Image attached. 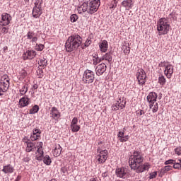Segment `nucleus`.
Here are the masks:
<instances>
[{
    "mask_svg": "<svg viewBox=\"0 0 181 181\" xmlns=\"http://www.w3.org/2000/svg\"><path fill=\"white\" fill-rule=\"evenodd\" d=\"M144 156L139 151H134L129 158V165L133 170H135L136 173H142L145 170H149L151 165L148 163H146L144 165Z\"/></svg>",
    "mask_w": 181,
    "mask_h": 181,
    "instance_id": "f257e3e1",
    "label": "nucleus"
},
{
    "mask_svg": "<svg viewBox=\"0 0 181 181\" xmlns=\"http://www.w3.org/2000/svg\"><path fill=\"white\" fill-rule=\"evenodd\" d=\"M83 43V38L78 34L71 35L68 37L65 43L66 52H74L77 50Z\"/></svg>",
    "mask_w": 181,
    "mask_h": 181,
    "instance_id": "f03ea898",
    "label": "nucleus"
},
{
    "mask_svg": "<svg viewBox=\"0 0 181 181\" xmlns=\"http://www.w3.org/2000/svg\"><path fill=\"white\" fill-rule=\"evenodd\" d=\"M100 4V0H89V2L83 3L78 7V12L80 14L87 12L93 15V13H95L98 11Z\"/></svg>",
    "mask_w": 181,
    "mask_h": 181,
    "instance_id": "7ed1b4c3",
    "label": "nucleus"
},
{
    "mask_svg": "<svg viewBox=\"0 0 181 181\" xmlns=\"http://www.w3.org/2000/svg\"><path fill=\"white\" fill-rule=\"evenodd\" d=\"M170 30V24L169 23V21L165 18H160L157 22V30L158 32V36L168 35Z\"/></svg>",
    "mask_w": 181,
    "mask_h": 181,
    "instance_id": "20e7f679",
    "label": "nucleus"
},
{
    "mask_svg": "<svg viewBox=\"0 0 181 181\" xmlns=\"http://www.w3.org/2000/svg\"><path fill=\"white\" fill-rule=\"evenodd\" d=\"M159 67H165V76H166L167 78H172V76L173 74V65L169 64L168 62L164 61L159 64Z\"/></svg>",
    "mask_w": 181,
    "mask_h": 181,
    "instance_id": "39448f33",
    "label": "nucleus"
},
{
    "mask_svg": "<svg viewBox=\"0 0 181 181\" xmlns=\"http://www.w3.org/2000/svg\"><path fill=\"white\" fill-rule=\"evenodd\" d=\"M97 151L96 160H98V163H105V160L108 158V151L107 149L103 151L101 150V146H99Z\"/></svg>",
    "mask_w": 181,
    "mask_h": 181,
    "instance_id": "423d86ee",
    "label": "nucleus"
},
{
    "mask_svg": "<svg viewBox=\"0 0 181 181\" xmlns=\"http://www.w3.org/2000/svg\"><path fill=\"white\" fill-rule=\"evenodd\" d=\"M125 104H127V101L124 98H118L115 103L112 105V110L118 111V110H124Z\"/></svg>",
    "mask_w": 181,
    "mask_h": 181,
    "instance_id": "0eeeda50",
    "label": "nucleus"
},
{
    "mask_svg": "<svg viewBox=\"0 0 181 181\" xmlns=\"http://www.w3.org/2000/svg\"><path fill=\"white\" fill-rule=\"evenodd\" d=\"M83 78V81H85V83H88V84L93 83L95 78L94 72H93V71L89 69L86 70L84 71Z\"/></svg>",
    "mask_w": 181,
    "mask_h": 181,
    "instance_id": "6e6552de",
    "label": "nucleus"
},
{
    "mask_svg": "<svg viewBox=\"0 0 181 181\" xmlns=\"http://www.w3.org/2000/svg\"><path fill=\"white\" fill-rule=\"evenodd\" d=\"M136 78L139 86H144L146 83V73L142 69H139L136 73Z\"/></svg>",
    "mask_w": 181,
    "mask_h": 181,
    "instance_id": "1a4fd4ad",
    "label": "nucleus"
},
{
    "mask_svg": "<svg viewBox=\"0 0 181 181\" xmlns=\"http://www.w3.org/2000/svg\"><path fill=\"white\" fill-rule=\"evenodd\" d=\"M11 21H12V16H11V14L4 13L1 14L0 25L1 26H8V25L11 23Z\"/></svg>",
    "mask_w": 181,
    "mask_h": 181,
    "instance_id": "9d476101",
    "label": "nucleus"
},
{
    "mask_svg": "<svg viewBox=\"0 0 181 181\" xmlns=\"http://www.w3.org/2000/svg\"><path fill=\"white\" fill-rule=\"evenodd\" d=\"M116 175L117 177L126 179L129 176L128 169L125 168H117L116 170Z\"/></svg>",
    "mask_w": 181,
    "mask_h": 181,
    "instance_id": "9b49d317",
    "label": "nucleus"
},
{
    "mask_svg": "<svg viewBox=\"0 0 181 181\" xmlns=\"http://www.w3.org/2000/svg\"><path fill=\"white\" fill-rule=\"evenodd\" d=\"M37 155L35 157V159L37 160H42L43 159V142H39L37 145Z\"/></svg>",
    "mask_w": 181,
    "mask_h": 181,
    "instance_id": "f8f14e48",
    "label": "nucleus"
},
{
    "mask_svg": "<svg viewBox=\"0 0 181 181\" xmlns=\"http://www.w3.org/2000/svg\"><path fill=\"white\" fill-rule=\"evenodd\" d=\"M50 115L51 118H52V119H54V121H59V118L62 117V114L56 107H52L51 108Z\"/></svg>",
    "mask_w": 181,
    "mask_h": 181,
    "instance_id": "ddd939ff",
    "label": "nucleus"
},
{
    "mask_svg": "<svg viewBox=\"0 0 181 181\" xmlns=\"http://www.w3.org/2000/svg\"><path fill=\"white\" fill-rule=\"evenodd\" d=\"M36 56V51L35 50H28L26 51V52H25L24 54H23V59L24 60H28V59L29 60H32V59H35Z\"/></svg>",
    "mask_w": 181,
    "mask_h": 181,
    "instance_id": "4468645a",
    "label": "nucleus"
},
{
    "mask_svg": "<svg viewBox=\"0 0 181 181\" xmlns=\"http://www.w3.org/2000/svg\"><path fill=\"white\" fill-rule=\"evenodd\" d=\"M107 70V65L102 63L96 66L95 72L98 76H103Z\"/></svg>",
    "mask_w": 181,
    "mask_h": 181,
    "instance_id": "2eb2a0df",
    "label": "nucleus"
},
{
    "mask_svg": "<svg viewBox=\"0 0 181 181\" xmlns=\"http://www.w3.org/2000/svg\"><path fill=\"white\" fill-rule=\"evenodd\" d=\"M158 98V94L155 92H151L146 97V100L148 104H155L156 99Z\"/></svg>",
    "mask_w": 181,
    "mask_h": 181,
    "instance_id": "dca6fc26",
    "label": "nucleus"
},
{
    "mask_svg": "<svg viewBox=\"0 0 181 181\" xmlns=\"http://www.w3.org/2000/svg\"><path fill=\"white\" fill-rule=\"evenodd\" d=\"M40 134H42V131L39 129H34L33 130V133L30 135V139L33 142L35 141H37L38 139L40 138Z\"/></svg>",
    "mask_w": 181,
    "mask_h": 181,
    "instance_id": "f3484780",
    "label": "nucleus"
},
{
    "mask_svg": "<svg viewBox=\"0 0 181 181\" xmlns=\"http://www.w3.org/2000/svg\"><path fill=\"white\" fill-rule=\"evenodd\" d=\"M99 48L102 53H105L108 50V42L105 40L99 42Z\"/></svg>",
    "mask_w": 181,
    "mask_h": 181,
    "instance_id": "a211bd4d",
    "label": "nucleus"
},
{
    "mask_svg": "<svg viewBox=\"0 0 181 181\" xmlns=\"http://www.w3.org/2000/svg\"><path fill=\"white\" fill-rule=\"evenodd\" d=\"M30 104V99L28 96L21 98L19 100L20 107H28Z\"/></svg>",
    "mask_w": 181,
    "mask_h": 181,
    "instance_id": "6ab92c4d",
    "label": "nucleus"
},
{
    "mask_svg": "<svg viewBox=\"0 0 181 181\" xmlns=\"http://www.w3.org/2000/svg\"><path fill=\"white\" fill-rule=\"evenodd\" d=\"M43 13V11H42V7H34L33 9V18H35L36 19L37 18H40V16Z\"/></svg>",
    "mask_w": 181,
    "mask_h": 181,
    "instance_id": "aec40b11",
    "label": "nucleus"
},
{
    "mask_svg": "<svg viewBox=\"0 0 181 181\" xmlns=\"http://www.w3.org/2000/svg\"><path fill=\"white\" fill-rule=\"evenodd\" d=\"M1 170L2 172H4V173L11 174L13 173L15 168H13V166H12V165L8 164L7 165H4Z\"/></svg>",
    "mask_w": 181,
    "mask_h": 181,
    "instance_id": "412c9836",
    "label": "nucleus"
},
{
    "mask_svg": "<svg viewBox=\"0 0 181 181\" xmlns=\"http://www.w3.org/2000/svg\"><path fill=\"white\" fill-rule=\"evenodd\" d=\"M36 149V143L30 142L28 143L25 151L26 152H35Z\"/></svg>",
    "mask_w": 181,
    "mask_h": 181,
    "instance_id": "4be33fe9",
    "label": "nucleus"
},
{
    "mask_svg": "<svg viewBox=\"0 0 181 181\" xmlns=\"http://www.w3.org/2000/svg\"><path fill=\"white\" fill-rule=\"evenodd\" d=\"M122 5L124 8H128L129 9H131L134 6V2L132 1V0H124L122 2Z\"/></svg>",
    "mask_w": 181,
    "mask_h": 181,
    "instance_id": "5701e85b",
    "label": "nucleus"
},
{
    "mask_svg": "<svg viewBox=\"0 0 181 181\" xmlns=\"http://www.w3.org/2000/svg\"><path fill=\"white\" fill-rule=\"evenodd\" d=\"M62 154V146H60V144H57L55 146L54 149L53 151V155L54 156H60Z\"/></svg>",
    "mask_w": 181,
    "mask_h": 181,
    "instance_id": "b1692460",
    "label": "nucleus"
},
{
    "mask_svg": "<svg viewBox=\"0 0 181 181\" xmlns=\"http://www.w3.org/2000/svg\"><path fill=\"white\" fill-rule=\"evenodd\" d=\"M102 60H105L107 63H111L112 62V56L110 52L106 53L105 55L102 57Z\"/></svg>",
    "mask_w": 181,
    "mask_h": 181,
    "instance_id": "393cba45",
    "label": "nucleus"
},
{
    "mask_svg": "<svg viewBox=\"0 0 181 181\" xmlns=\"http://www.w3.org/2000/svg\"><path fill=\"white\" fill-rule=\"evenodd\" d=\"M149 108L150 110H152V112H158V110H159V105L158 103H150Z\"/></svg>",
    "mask_w": 181,
    "mask_h": 181,
    "instance_id": "a878e982",
    "label": "nucleus"
},
{
    "mask_svg": "<svg viewBox=\"0 0 181 181\" xmlns=\"http://www.w3.org/2000/svg\"><path fill=\"white\" fill-rule=\"evenodd\" d=\"M8 88H9V83L0 82V89L1 90L2 93H5L6 91H8Z\"/></svg>",
    "mask_w": 181,
    "mask_h": 181,
    "instance_id": "bb28decb",
    "label": "nucleus"
},
{
    "mask_svg": "<svg viewBox=\"0 0 181 181\" xmlns=\"http://www.w3.org/2000/svg\"><path fill=\"white\" fill-rule=\"evenodd\" d=\"M20 95H25L28 93V84H24L20 88Z\"/></svg>",
    "mask_w": 181,
    "mask_h": 181,
    "instance_id": "cd10ccee",
    "label": "nucleus"
},
{
    "mask_svg": "<svg viewBox=\"0 0 181 181\" xmlns=\"http://www.w3.org/2000/svg\"><path fill=\"white\" fill-rule=\"evenodd\" d=\"M93 64L95 66H97V64H98V63H100V62H103V59H102V57L98 58V55L95 54L93 57Z\"/></svg>",
    "mask_w": 181,
    "mask_h": 181,
    "instance_id": "c85d7f7f",
    "label": "nucleus"
},
{
    "mask_svg": "<svg viewBox=\"0 0 181 181\" xmlns=\"http://www.w3.org/2000/svg\"><path fill=\"white\" fill-rule=\"evenodd\" d=\"M43 162L45 165H50L52 163V159L50 158V156H49L48 155H46L44 158H43Z\"/></svg>",
    "mask_w": 181,
    "mask_h": 181,
    "instance_id": "c756f323",
    "label": "nucleus"
},
{
    "mask_svg": "<svg viewBox=\"0 0 181 181\" xmlns=\"http://www.w3.org/2000/svg\"><path fill=\"white\" fill-rule=\"evenodd\" d=\"M0 83H4L6 84H9V77L7 75H4L1 78Z\"/></svg>",
    "mask_w": 181,
    "mask_h": 181,
    "instance_id": "7c9ffc66",
    "label": "nucleus"
},
{
    "mask_svg": "<svg viewBox=\"0 0 181 181\" xmlns=\"http://www.w3.org/2000/svg\"><path fill=\"white\" fill-rule=\"evenodd\" d=\"M158 83L161 86H165V84H166V78H165V76L163 75H161L159 76Z\"/></svg>",
    "mask_w": 181,
    "mask_h": 181,
    "instance_id": "2f4dec72",
    "label": "nucleus"
},
{
    "mask_svg": "<svg viewBox=\"0 0 181 181\" xmlns=\"http://www.w3.org/2000/svg\"><path fill=\"white\" fill-rule=\"evenodd\" d=\"M72 132H78L80 131V125L78 124H71Z\"/></svg>",
    "mask_w": 181,
    "mask_h": 181,
    "instance_id": "473e14b6",
    "label": "nucleus"
},
{
    "mask_svg": "<svg viewBox=\"0 0 181 181\" xmlns=\"http://www.w3.org/2000/svg\"><path fill=\"white\" fill-rule=\"evenodd\" d=\"M39 111V106L35 105H34L29 111V114H36Z\"/></svg>",
    "mask_w": 181,
    "mask_h": 181,
    "instance_id": "72a5a7b5",
    "label": "nucleus"
},
{
    "mask_svg": "<svg viewBox=\"0 0 181 181\" xmlns=\"http://www.w3.org/2000/svg\"><path fill=\"white\" fill-rule=\"evenodd\" d=\"M117 5H118V0H112L110 6V9H115Z\"/></svg>",
    "mask_w": 181,
    "mask_h": 181,
    "instance_id": "f704fd0d",
    "label": "nucleus"
},
{
    "mask_svg": "<svg viewBox=\"0 0 181 181\" xmlns=\"http://www.w3.org/2000/svg\"><path fill=\"white\" fill-rule=\"evenodd\" d=\"M35 50H37L38 52H42L43 49H45V45L42 44H36L35 46Z\"/></svg>",
    "mask_w": 181,
    "mask_h": 181,
    "instance_id": "c9c22d12",
    "label": "nucleus"
},
{
    "mask_svg": "<svg viewBox=\"0 0 181 181\" xmlns=\"http://www.w3.org/2000/svg\"><path fill=\"white\" fill-rule=\"evenodd\" d=\"M40 66H42V67H46L47 66V60H46V58H42L40 60V62L38 63Z\"/></svg>",
    "mask_w": 181,
    "mask_h": 181,
    "instance_id": "e433bc0d",
    "label": "nucleus"
},
{
    "mask_svg": "<svg viewBox=\"0 0 181 181\" xmlns=\"http://www.w3.org/2000/svg\"><path fill=\"white\" fill-rule=\"evenodd\" d=\"M35 37V33L33 31H28L27 33V39L31 40Z\"/></svg>",
    "mask_w": 181,
    "mask_h": 181,
    "instance_id": "4c0bfd02",
    "label": "nucleus"
},
{
    "mask_svg": "<svg viewBox=\"0 0 181 181\" xmlns=\"http://www.w3.org/2000/svg\"><path fill=\"white\" fill-rule=\"evenodd\" d=\"M19 76H20V78H25V77H26V76H28V72H26L24 69H22L19 72Z\"/></svg>",
    "mask_w": 181,
    "mask_h": 181,
    "instance_id": "58836bf2",
    "label": "nucleus"
},
{
    "mask_svg": "<svg viewBox=\"0 0 181 181\" xmlns=\"http://www.w3.org/2000/svg\"><path fill=\"white\" fill-rule=\"evenodd\" d=\"M71 19V22L74 23V22H77V19H78V16H77V14H72L70 17Z\"/></svg>",
    "mask_w": 181,
    "mask_h": 181,
    "instance_id": "ea45409f",
    "label": "nucleus"
},
{
    "mask_svg": "<svg viewBox=\"0 0 181 181\" xmlns=\"http://www.w3.org/2000/svg\"><path fill=\"white\" fill-rule=\"evenodd\" d=\"M35 6L34 8H42V0H37L35 2Z\"/></svg>",
    "mask_w": 181,
    "mask_h": 181,
    "instance_id": "a19ab883",
    "label": "nucleus"
},
{
    "mask_svg": "<svg viewBox=\"0 0 181 181\" xmlns=\"http://www.w3.org/2000/svg\"><path fill=\"white\" fill-rule=\"evenodd\" d=\"M1 33L6 34L9 32V28L6 26H1Z\"/></svg>",
    "mask_w": 181,
    "mask_h": 181,
    "instance_id": "79ce46f5",
    "label": "nucleus"
},
{
    "mask_svg": "<svg viewBox=\"0 0 181 181\" xmlns=\"http://www.w3.org/2000/svg\"><path fill=\"white\" fill-rule=\"evenodd\" d=\"M169 170H172L171 165H166L163 168V173H166V172H169Z\"/></svg>",
    "mask_w": 181,
    "mask_h": 181,
    "instance_id": "37998d69",
    "label": "nucleus"
},
{
    "mask_svg": "<svg viewBox=\"0 0 181 181\" xmlns=\"http://www.w3.org/2000/svg\"><path fill=\"white\" fill-rule=\"evenodd\" d=\"M124 135H125V128L123 129L122 132H119V133L117 134V136L118 138H119V139H121L122 138H123V136H124Z\"/></svg>",
    "mask_w": 181,
    "mask_h": 181,
    "instance_id": "c03bdc74",
    "label": "nucleus"
},
{
    "mask_svg": "<svg viewBox=\"0 0 181 181\" xmlns=\"http://www.w3.org/2000/svg\"><path fill=\"white\" fill-rule=\"evenodd\" d=\"M173 168L174 169H180L181 170V163H175L174 162V164H173Z\"/></svg>",
    "mask_w": 181,
    "mask_h": 181,
    "instance_id": "a18cd8bd",
    "label": "nucleus"
},
{
    "mask_svg": "<svg viewBox=\"0 0 181 181\" xmlns=\"http://www.w3.org/2000/svg\"><path fill=\"white\" fill-rule=\"evenodd\" d=\"M175 153L176 155H178V156H180V155H181V147L180 146L175 148Z\"/></svg>",
    "mask_w": 181,
    "mask_h": 181,
    "instance_id": "49530a36",
    "label": "nucleus"
},
{
    "mask_svg": "<svg viewBox=\"0 0 181 181\" xmlns=\"http://www.w3.org/2000/svg\"><path fill=\"white\" fill-rule=\"evenodd\" d=\"M128 139H129V136L127 135L122 137L121 139H119V141H120L121 142H127Z\"/></svg>",
    "mask_w": 181,
    "mask_h": 181,
    "instance_id": "de8ad7c7",
    "label": "nucleus"
},
{
    "mask_svg": "<svg viewBox=\"0 0 181 181\" xmlns=\"http://www.w3.org/2000/svg\"><path fill=\"white\" fill-rule=\"evenodd\" d=\"M78 122V119H77V117H74L71 122V125H76Z\"/></svg>",
    "mask_w": 181,
    "mask_h": 181,
    "instance_id": "09e8293b",
    "label": "nucleus"
},
{
    "mask_svg": "<svg viewBox=\"0 0 181 181\" xmlns=\"http://www.w3.org/2000/svg\"><path fill=\"white\" fill-rule=\"evenodd\" d=\"M174 163H175V160H173V159L168 160L164 163L165 165H172Z\"/></svg>",
    "mask_w": 181,
    "mask_h": 181,
    "instance_id": "8fccbe9b",
    "label": "nucleus"
},
{
    "mask_svg": "<svg viewBox=\"0 0 181 181\" xmlns=\"http://www.w3.org/2000/svg\"><path fill=\"white\" fill-rule=\"evenodd\" d=\"M104 145H105L104 142L100 141V142L98 143V149H99V148H100V146L101 151H104Z\"/></svg>",
    "mask_w": 181,
    "mask_h": 181,
    "instance_id": "3c124183",
    "label": "nucleus"
},
{
    "mask_svg": "<svg viewBox=\"0 0 181 181\" xmlns=\"http://www.w3.org/2000/svg\"><path fill=\"white\" fill-rule=\"evenodd\" d=\"M90 45H91V40L90 38H88L85 42L84 46L85 47H88Z\"/></svg>",
    "mask_w": 181,
    "mask_h": 181,
    "instance_id": "603ef678",
    "label": "nucleus"
},
{
    "mask_svg": "<svg viewBox=\"0 0 181 181\" xmlns=\"http://www.w3.org/2000/svg\"><path fill=\"white\" fill-rule=\"evenodd\" d=\"M158 175V173L156 172H153L151 173H150V179H155V177H156V176Z\"/></svg>",
    "mask_w": 181,
    "mask_h": 181,
    "instance_id": "864d4df0",
    "label": "nucleus"
},
{
    "mask_svg": "<svg viewBox=\"0 0 181 181\" xmlns=\"http://www.w3.org/2000/svg\"><path fill=\"white\" fill-rule=\"evenodd\" d=\"M23 142H24V144H26L28 145V144H30V140L28 139L27 136H25L23 139Z\"/></svg>",
    "mask_w": 181,
    "mask_h": 181,
    "instance_id": "5fc2aeb1",
    "label": "nucleus"
},
{
    "mask_svg": "<svg viewBox=\"0 0 181 181\" xmlns=\"http://www.w3.org/2000/svg\"><path fill=\"white\" fill-rule=\"evenodd\" d=\"M131 52V48L129 47H126V49L124 50V53L126 54H129Z\"/></svg>",
    "mask_w": 181,
    "mask_h": 181,
    "instance_id": "6e6d98bb",
    "label": "nucleus"
},
{
    "mask_svg": "<svg viewBox=\"0 0 181 181\" xmlns=\"http://www.w3.org/2000/svg\"><path fill=\"white\" fill-rule=\"evenodd\" d=\"M37 42V37L35 36L32 40L31 42L32 43H36Z\"/></svg>",
    "mask_w": 181,
    "mask_h": 181,
    "instance_id": "4d7b16f0",
    "label": "nucleus"
},
{
    "mask_svg": "<svg viewBox=\"0 0 181 181\" xmlns=\"http://www.w3.org/2000/svg\"><path fill=\"white\" fill-rule=\"evenodd\" d=\"M61 172H62V173H64V174H66L67 173V169H66L65 167H62L61 168Z\"/></svg>",
    "mask_w": 181,
    "mask_h": 181,
    "instance_id": "13d9d810",
    "label": "nucleus"
},
{
    "mask_svg": "<svg viewBox=\"0 0 181 181\" xmlns=\"http://www.w3.org/2000/svg\"><path fill=\"white\" fill-rule=\"evenodd\" d=\"M23 160L24 162H29V160H30V158H29V156H27L24 157Z\"/></svg>",
    "mask_w": 181,
    "mask_h": 181,
    "instance_id": "bf43d9fd",
    "label": "nucleus"
},
{
    "mask_svg": "<svg viewBox=\"0 0 181 181\" xmlns=\"http://www.w3.org/2000/svg\"><path fill=\"white\" fill-rule=\"evenodd\" d=\"M102 176H103V177H107L108 176V173L105 172V173H102Z\"/></svg>",
    "mask_w": 181,
    "mask_h": 181,
    "instance_id": "052dcab7",
    "label": "nucleus"
},
{
    "mask_svg": "<svg viewBox=\"0 0 181 181\" xmlns=\"http://www.w3.org/2000/svg\"><path fill=\"white\" fill-rule=\"evenodd\" d=\"M37 88H38L37 84H34L33 86V90H37Z\"/></svg>",
    "mask_w": 181,
    "mask_h": 181,
    "instance_id": "680f3d73",
    "label": "nucleus"
},
{
    "mask_svg": "<svg viewBox=\"0 0 181 181\" xmlns=\"http://www.w3.org/2000/svg\"><path fill=\"white\" fill-rule=\"evenodd\" d=\"M21 175H18L17 177H16V179L15 180V181H20L21 180Z\"/></svg>",
    "mask_w": 181,
    "mask_h": 181,
    "instance_id": "e2e57ef3",
    "label": "nucleus"
},
{
    "mask_svg": "<svg viewBox=\"0 0 181 181\" xmlns=\"http://www.w3.org/2000/svg\"><path fill=\"white\" fill-rule=\"evenodd\" d=\"M3 50L4 53L6 52V50H8V47L6 46L4 47Z\"/></svg>",
    "mask_w": 181,
    "mask_h": 181,
    "instance_id": "0e129e2a",
    "label": "nucleus"
},
{
    "mask_svg": "<svg viewBox=\"0 0 181 181\" xmlns=\"http://www.w3.org/2000/svg\"><path fill=\"white\" fill-rule=\"evenodd\" d=\"M144 114H145L144 110H140V115H144Z\"/></svg>",
    "mask_w": 181,
    "mask_h": 181,
    "instance_id": "69168bd1",
    "label": "nucleus"
},
{
    "mask_svg": "<svg viewBox=\"0 0 181 181\" xmlns=\"http://www.w3.org/2000/svg\"><path fill=\"white\" fill-rule=\"evenodd\" d=\"M0 95H2V90L0 88Z\"/></svg>",
    "mask_w": 181,
    "mask_h": 181,
    "instance_id": "338daca9",
    "label": "nucleus"
},
{
    "mask_svg": "<svg viewBox=\"0 0 181 181\" xmlns=\"http://www.w3.org/2000/svg\"><path fill=\"white\" fill-rule=\"evenodd\" d=\"M49 181H56V180H54V179H52V180H49Z\"/></svg>",
    "mask_w": 181,
    "mask_h": 181,
    "instance_id": "774afa93",
    "label": "nucleus"
}]
</instances>
